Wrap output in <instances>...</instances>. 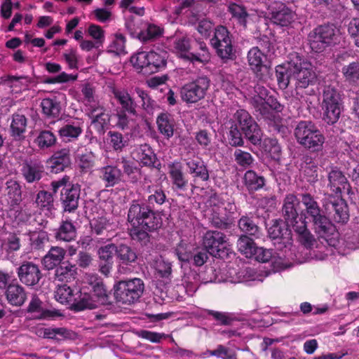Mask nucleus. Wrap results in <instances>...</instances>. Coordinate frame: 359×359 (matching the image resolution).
Here are the masks:
<instances>
[{
	"instance_id": "1",
	"label": "nucleus",
	"mask_w": 359,
	"mask_h": 359,
	"mask_svg": "<svg viewBox=\"0 0 359 359\" xmlns=\"http://www.w3.org/2000/svg\"><path fill=\"white\" fill-rule=\"evenodd\" d=\"M299 203L294 194H287L283 203L282 215L287 226L298 235L299 241L306 248H310L315 244L316 239L307 229L305 218L298 212Z\"/></svg>"
},
{
	"instance_id": "2",
	"label": "nucleus",
	"mask_w": 359,
	"mask_h": 359,
	"mask_svg": "<svg viewBox=\"0 0 359 359\" xmlns=\"http://www.w3.org/2000/svg\"><path fill=\"white\" fill-rule=\"evenodd\" d=\"M302 203L305 208V219L313 222L315 232L321 238H326L333 233L335 227L330 219L323 215L321 209L310 194H302Z\"/></svg>"
},
{
	"instance_id": "3",
	"label": "nucleus",
	"mask_w": 359,
	"mask_h": 359,
	"mask_svg": "<svg viewBox=\"0 0 359 359\" xmlns=\"http://www.w3.org/2000/svg\"><path fill=\"white\" fill-rule=\"evenodd\" d=\"M297 142L313 152L323 149L325 137L317 126L309 121H300L294 129Z\"/></svg>"
},
{
	"instance_id": "4",
	"label": "nucleus",
	"mask_w": 359,
	"mask_h": 359,
	"mask_svg": "<svg viewBox=\"0 0 359 359\" xmlns=\"http://www.w3.org/2000/svg\"><path fill=\"white\" fill-rule=\"evenodd\" d=\"M50 187L53 194H56L62 188L60 201L64 211L72 212L78 208L81 187L78 184H71L69 176L65 175L60 179L52 181Z\"/></svg>"
},
{
	"instance_id": "5",
	"label": "nucleus",
	"mask_w": 359,
	"mask_h": 359,
	"mask_svg": "<svg viewBox=\"0 0 359 359\" xmlns=\"http://www.w3.org/2000/svg\"><path fill=\"white\" fill-rule=\"evenodd\" d=\"M128 221L133 226H138L148 231H153L160 227L161 218L144 203L133 201L128 210Z\"/></svg>"
},
{
	"instance_id": "6",
	"label": "nucleus",
	"mask_w": 359,
	"mask_h": 359,
	"mask_svg": "<svg viewBox=\"0 0 359 359\" xmlns=\"http://www.w3.org/2000/svg\"><path fill=\"white\" fill-rule=\"evenodd\" d=\"M144 289L143 281L140 278L120 281L114 286V297L117 302L130 305L137 302Z\"/></svg>"
},
{
	"instance_id": "7",
	"label": "nucleus",
	"mask_w": 359,
	"mask_h": 359,
	"mask_svg": "<svg viewBox=\"0 0 359 359\" xmlns=\"http://www.w3.org/2000/svg\"><path fill=\"white\" fill-rule=\"evenodd\" d=\"M341 104V97L337 89L326 86L323 93L322 108L323 119L327 124L332 125L339 120Z\"/></svg>"
},
{
	"instance_id": "8",
	"label": "nucleus",
	"mask_w": 359,
	"mask_h": 359,
	"mask_svg": "<svg viewBox=\"0 0 359 359\" xmlns=\"http://www.w3.org/2000/svg\"><path fill=\"white\" fill-rule=\"evenodd\" d=\"M292 83L296 89L306 88L314 83L316 74L311 62L297 55L292 60Z\"/></svg>"
},
{
	"instance_id": "9",
	"label": "nucleus",
	"mask_w": 359,
	"mask_h": 359,
	"mask_svg": "<svg viewBox=\"0 0 359 359\" xmlns=\"http://www.w3.org/2000/svg\"><path fill=\"white\" fill-rule=\"evenodd\" d=\"M339 30L333 25L318 26L308 36L311 48L315 52H322L327 46L337 42Z\"/></svg>"
},
{
	"instance_id": "10",
	"label": "nucleus",
	"mask_w": 359,
	"mask_h": 359,
	"mask_svg": "<svg viewBox=\"0 0 359 359\" xmlns=\"http://www.w3.org/2000/svg\"><path fill=\"white\" fill-rule=\"evenodd\" d=\"M130 60L133 66L144 74L157 72L166 65L165 56L154 51L137 53Z\"/></svg>"
},
{
	"instance_id": "11",
	"label": "nucleus",
	"mask_w": 359,
	"mask_h": 359,
	"mask_svg": "<svg viewBox=\"0 0 359 359\" xmlns=\"http://www.w3.org/2000/svg\"><path fill=\"white\" fill-rule=\"evenodd\" d=\"M210 44L215 49L216 53L224 62L233 60L235 50L232 45V35L228 29L223 25L215 28L213 37Z\"/></svg>"
},
{
	"instance_id": "12",
	"label": "nucleus",
	"mask_w": 359,
	"mask_h": 359,
	"mask_svg": "<svg viewBox=\"0 0 359 359\" xmlns=\"http://www.w3.org/2000/svg\"><path fill=\"white\" fill-rule=\"evenodd\" d=\"M210 86V80L206 76H198L181 88L180 97L188 104L196 103L205 97Z\"/></svg>"
},
{
	"instance_id": "13",
	"label": "nucleus",
	"mask_w": 359,
	"mask_h": 359,
	"mask_svg": "<svg viewBox=\"0 0 359 359\" xmlns=\"http://www.w3.org/2000/svg\"><path fill=\"white\" fill-rule=\"evenodd\" d=\"M234 118L245 137L253 145L260 144L262 133L250 114L245 109H239L235 113Z\"/></svg>"
},
{
	"instance_id": "14",
	"label": "nucleus",
	"mask_w": 359,
	"mask_h": 359,
	"mask_svg": "<svg viewBox=\"0 0 359 359\" xmlns=\"http://www.w3.org/2000/svg\"><path fill=\"white\" fill-rule=\"evenodd\" d=\"M324 208L326 214L337 223L344 224L349 219L347 203L341 197V195H330L327 197Z\"/></svg>"
},
{
	"instance_id": "15",
	"label": "nucleus",
	"mask_w": 359,
	"mask_h": 359,
	"mask_svg": "<svg viewBox=\"0 0 359 359\" xmlns=\"http://www.w3.org/2000/svg\"><path fill=\"white\" fill-rule=\"evenodd\" d=\"M224 200L217 194L211 195L205 202V205L210 212V220L212 226L222 229H228V214L223 212Z\"/></svg>"
},
{
	"instance_id": "16",
	"label": "nucleus",
	"mask_w": 359,
	"mask_h": 359,
	"mask_svg": "<svg viewBox=\"0 0 359 359\" xmlns=\"http://www.w3.org/2000/svg\"><path fill=\"white\" fill-rule=\"evenodd\" d=\"M226 236L218 231L209 230L203 237V245L208 252L215 257L224 258L227 254L225 251Z\"/></svg>"
},
{
	"instance_id": "17",
	"label": "nucleus",
	"mask_w": 359,
	"mask_h": 359,
	"mask_svg": "<svg viewBox=\"0 0 359 359\" xmlns=\"http://www.w3.org/2000/svg\"><path fill=\"white\" fill-rule=\"evenodd\" d=\"M17 274L20 281L27 286L36 285L42 278L39 266L29 261H25L20 265Z\"/></svg>"
},
{
	"instance_id": "18",
	"label": "nucleus",
	"mask_w": 359,
	"mask_h": 359,
	"mask_svg": "<svg viewBox=\"0 0 359 359\" xmlns=\"http://www.w3.org/2000/svg\"><path fill=\"white\" fill-rule=\"evenodd\" d=\"M270 19L271 22L280 27L290 25L296 19V14L282 3H276L271 6Z\"/></svg>"
},
{
	"instance_id": "19",
	"label": "nucleus",
	"mask_w": 359,
	"mask_h": 359,
	"mask_svg": "<svg viewBox=\"0 0 359 359\" xmlns=\"http://www.w3.org/2000/svg\"><path fill=\"white\" fill-rule=\"evenodd\" d=\"M268 233L271 238L277 241L275 245H278V249L282 250L283 248H287L292 245L291 231L287 225L276 221L269 228Z\"/></svg>"
},
{
	"instance_id": "20",
	"label": "nucleus",
	"mask_w": 359,
	"mask_h": 359,
	"mask_svg": "<svg viewBox=\"0 0 359 359\" xmlns=\"http://www.w3.org/2000/svg\"><path fill=\"white\" fill-rule=\"evenodd\" d=\"M20 167V173L27 183L39 181L44 172L43 164L37 160H25Z\"/></svg>"
},
{
	"instance_id": "21",
	"label": "nucleus",
	"mask_w": 359,
	"mask_h": 359,
	"mask_svg": "<svg viewBox=\"0 0 359 359\" xmlns=\"http://www.w3.org/2000/svg\"><path fill=\"white\" fill-rule=\"evenodd\" d=\"M330 186L336 195L342 194H350L351 193V186L341 170L337 168L332 169L328 174Z\"/></svg>"
},
{
	"instance_id": "22",
	"label": "nucleus",
	"mask_w": 359,
	"mask_h": 359,
	"mask_svg": "<svg viewBox=\"0 0 359 359\" xmlns=\"http://www.w3.org/2000/svg\"><path fill=\"white\" fill-rule=\"evenodd\" d=\"M168 174L173 187L176 190L185 191L188 187V180L183 172V167L180 162H172L168 164Z\"/></svg>"
},
{
	"instance_id": "23",
	"label": "nucleus",
	"mask_w": 359,
	"mask_h": 359,
	"mask_svg": "<svg viewBox=\"0 0 359 359\" xmlns=\"http://www.w3.org/2000/svg\"><path fill=\"white\" fill-rule=\"evenodd\" d=\"M27 126V118L21 111L14 113L11 116L10 126L11 136L18 141L25 139V133Z\"/></svg>"
},
{
	"instance_id": "24",
	"label": "nucleus",
	"mask_w": 359,
	"mask_h": 359,
	"mask_svg": "<svg viewBox=\"0 0 359 359\" xmlns=\"http://www.w3.org/2000/svg\"><path fill=\"white\" fill-rule=\"evenodd\" d=\"M99 177L104 183L105 187H113L121 182L123 172L115 165H105L99 170Z\"/></svg>"
},
{
	"instance_id": "25",
	"label": "nucleus",
	"mask_w": 359,
	"mask_h": 359,
	"mask_svg": "<svg viewBox=\"0 0 359 359\" xmlns=\"http://www.w3.org/2000/svg\"><path fill=\"white\" fill-rule=\"evenodd\" d=\"M113 94L121 107V111H127L129 114L137 117V104L130 96L128 90L125 89H114Z\"/></svg>"
},
{
	"instance_id": "26",
	"label": "nucleus",
	"mask_w": 359,
	"mask_h": 359,
	"mask_svg": "<svg viewBox=\"0 0 359 359\" xmlns=\"http://www.w3.org/2000/svg\"><path fill=\"white\" fill-rule=\"evenodd\" d=\"M50 171L52 172H60L71 163L69 149L64 148L55 151L49 159Z\"/></svg>"
},
{
	"instance_id": "27",
	"label": "nucleus",
	"mask_w": 359,
	"mask_h": 359,
	"mask_svg": "<svg viewBox=\"0 0 359 359\" xmlns=\"http://www.w3.org/2000/svg\"><path fill=\"white\" fill-rule=\"evenodd\" d=\"M76 294L74 303L72 304V308L76 311L94 309L100 306L91 293L79 290Z\"/></svg>"
},
{
	"instance_id": "28",
	"label": "nucleus",
	"mask_w": 359,
	"mask_h": 359,
	"mask_svg": "<svg viewBox=\"0 0 359 359\" xmlns=\"http://www.w3.org/2000/svg\"><path fill=\"white\" fill-rule=\"evenodd\" d=\"M90 117L92 119V124L100 133L104 130V128L109 123V115L106 113L103 107L100 105H92L90 108Z\"/></svg>"
},
{
	"instance_id": "29",
	"label": "nucleus",
	"mask_w": 359,
	"mask_h": 359,
	"mask_svg": "<svg viewBox=\"0 0 359 359\" xmlns=\"http://www.w3.org/2000/svg\"><path fill=\"white\" fill-rule=\"evenodd\" d=\"M66 251L60 247H52L42 259V264L45 269L52 270L57 268L62 262Z\"/></svg>"
},
{
	"instance_id": "30",
	"label": "nucleus",
	"mask_w": 359,
	"mask_h": 359,
	"mask_svg": "<svg viewBox=\"0 0 359 359\" xmlns=\"http://www.w3.org/2000/svg\"><path fill=\"white\" fill-rule=\"evenodd\" d=\"M186 165L189 173L194 179V181L201 180L206 182L209 180V172L204 162L198 158L189 159L187 161Z\"/></svg>"
},
{
	"instance_id": "31",
	"label": "nucleus",
	"mask_w": 359,
	"mask_h": 359,
	"mask_svg": "<svg viewBox=\"0 0 359 359\" xmlns=\"http://www.w3.org/2000/svg\"><path fill=\"white\" fill-rule=\"evenodd\" d=\"M156 124L159 133L167 140L173 136L175 121L172 114L162 112L156 118Z\"/></svg>"
},
{
	"instance_id": "32",
	"label": "nucleus",
	"mask_w": 359,
	"mask_h": 359,
	"mask_svg": "<svg viewBox=\"0 0 359 359\" xmlns=\"http://www.w3.org/2000/svg\"><path fill=\"white\" fill-rule=\"evenodd\" d=\"M77 275V268L69 262H63L55 271L54 278L60 282H71Z\"/></svg>"
},
{
	"instance_id": "33",
	"label": "nucleus",
	"mask_w": 359,
	"mask_h": 359,
	"mask_svg": "<svg viewBox=\"0 0 359 359\" xmlns=\"http://www.w3.org/2000/svg\"><path fill=\"white\" fill-rule=\"evenodd\" d=\"M83 132V123L79 121L69 122L58 130L59 135L66 142L76 140Z\"/></svg>"
},
{
	"instance_id": "34",
	"label": "nucleus",
	"mask_w": 359,
	"mask_h": 359,
	"mask_svg": "<svg viewBox=\"0 0 359 359\" xmlns=\"http://www.w3.org/2000/svg\"><path fill=\"white\" fill-rule=\"evenodd\" d=\"M6 299L9 304L15 306H22L27 299L25 288L19 284H11L6 291Z\"/></svg>"
},
{
	"instance_id": "35",
	"label": "nucleus",
	"mask_w": 359,
	"mask_h": 359,
	"mask_svg": "<svg viewBox=\"0 0 359 359\" xmlns=\"http://www.w3.org/2000/svg\"><path fill=\"white\" fill-rule=\"evenodd\" d=\"M6 200L8 204L14 208L22 201V190L20 184L15 180H8L6 183Z\"/></svg>"
},
{
	"instance_id": "36",
	"label": "nucleus",
	"mask_w": 359,
	"mask_h": 359,
	"mask_svg": "<svg viewBox=\"0 0 359 359\" xmlns=\"http://www.w3.org/2000/svg\"><path fill=\"white\" fill-rule=\"evenodd\" d=\"M116 256L118 262L123 265H130L137 258L135 250L126 244L116 245Z\"/></svg>"
},
{
	"instance_id": "37",
	"label": "nucleus",
	"mask_w": 359,
	"mask_h": 359,
	"mask_svg": "<svg viewBox=\"0 0 359 359\" xmlns=\"http://www.w3.org/2000/svg\"><path fill=\"white\" fill-rule=\"evenodd\" d=\"M292 60L287 65H278L276 67V75L280 88L285 89L292 83Z\"/></svg>"
},
{
	"instance_id": "38",
	"label": "nucleus",
	"mask_w": 359,
	"mask_h": 359,
	"mask_svg": "<svg viewBox=\"0 0 359 359\" xmlns=\"http://www.w3.org/2000/svg\"><path fill=\"white\" fill-rule=\"evenodd\" d=\"M57 240L70 242L76 237V230L74 225L69 219L62 222L57 233Z\"/></svg>"
},
{
	"instance_id": "39",
	"label": "nucleus",
	"mask_w": 359,
	"mask_h": 359,
	"mask_svg": "<svg viewBox=\"0 0 359 359\" xmlns=\"http://www.w3.org/2000/svg\"><path fill=\"white\" fill-rule=\"evenodd\" d=\"M250 104L262 118L269 121L274 120V112L271 110L265 100L260 99L259 97H252Z\"/></svg>"
},
{
	"instance_id": "40",
	"label": "nucleus",
	"mask_w": 359,
	"mask_h": 359,
	"mask_svg": "<svg viewBox=\"0 0 359 359\" xmlns=\"http://www.w3.org/2000/svg\"><path fill=\"white\" fill-rule=\"evenodd\" d=\"M243 180L249 191H257L264 185V178L252 170H249L245 173Z\"/></svg>"
},
{
	"instance_id": "41",
	"label": "nucleus",
	"mask_w": 359,
	"mask_h": 359,
	"mask_svg": "<svg viewBox=\"0 0 359 359\" xmlns=\"http://www.w3.org/2000/svg\"><path fill=\"white\" fill-rule=\"evenodd\" d=\"M262 148L271 159L274 161L280 160L281 148L276 139L265 138L263 141Z\"/></svg>"
},
{
	"instance_id": "42",
	"label": "nucleus",
	"mask_w": 359,
	"mask_h": 359,
	"mask_svg": "<svg viewBox=\"0 0 359 359\" xmlns=\"http://www.w3.org/2000/svg\"><path fill=\"white\" fill-rule=\"evenodd\" d=\"M57 142V138L55 134L50 131L43 130L39 133L35 143L41 149H46L52 147Z\"/></svg>"
},
{
	"instance_id": "43",
	"label": "nucleus",
	"mask_w": 359,
	"mask_h": 359,
	"mask_svg": "<svg viewBox=\"0 0 359 359\" xmlns=\"http://www.w3.org/2000/svg\"><path fill=\"white\" fill-rule=\"evenodd\" d=\"M137 158L143 165L154 166L156 160V155L148 144L140 145L137 149Z\"/></svg>"
},
{
	"instance_id": "44",
	"label": "nucleus",
	"mask_w": 359,
	"mask_h": 359,
	"mask_svg": "<svg viewBox=\"0 0 359 359\" xmlns=\"http://www.w3.org/2000/svg\"><path fill=\"white\" fill-rule=\"evenodd\" d=\"M76 295V293H74V290L66 284L58 285L55 291V298L61 304H72Z\"/></svg>"
},
{
	"instance_id": "45",
	"label": "nucleus",
	"mask_w": 359,
	"mask_h": 359,
	"mask_svg": "<svg viewBox=\"0 0 359 359\" xmlns=\"http://www.w3.org/2000/svg\"><path fill=\"white\" fill-rule=\"evenodd\" d=\"M35 203L40 210L50 211L54 207L53 196L47 191H39L36 194Z\"/></svg>"
},
{
	"instance_id": "46",
	"label": "nucleus",
	"mask_w": 359,
	"mask_h": 359,
	"mask_svg": "<svg viewBox=\"0 0 359 359\" xmlns=\"http://www.w3.org/2000/svg\"><path fill=\"white\" fill-rule=\"evenodd\" d=\"M147 192L149 194L147 202L149 205H162L166 200L164 191L157 186H148Z\"/></svg>"
},
{
	"instance_id": "47",
	"label": "nucleus",
	"mask_w": 359,
	"mask_h": 359,
	"mask_svg": "<svg viewBox=\"0 0 359 359\" xmlns=\"http://www.w3.org/2000/svg\"><path fill=\"white\" fill-rule=\"evenodd\" d=\"M238 226L241 231L258 238L260 235L259 227L253 219L248 216H243L238 221Z\"/></svg>"
},
{
	"instance_id": "48",
	"label": "nucleus",
	"mask_w": 359,
	"mask_h": 359,
	"mask_svg": "<svg viewBox=\"0 0 359 359\" xmlns=\"http://www.w3.org/2000/svg\"><path fill=\"white\" fill-rule=\"evenodd\" d=\"M341 73L345 81L355 83L359 81V61L349 63L342 67Z\"/></svg>"
},
{
	"instance_id": "49",
	"label": "nucleus",
	"mask_w": 359,
	"mask_h": 359,
	"mask_svg": "<svg viewBox=\"0 0 359 359\" xmlns=\"http://www.w3.org/2000/svg\"><path fill=\"white\" fill-rule=\"evenodd\" d=\"M163 34V29L154 24L148 25L145 30L141 31L137 36L142 42L154 41Z\"/></svg>"
},
{
	"instance_id": "50",
	"label": "nucleus",
	"mask_w": 359,
	"mask_h": 359,
	"mask_svg": "<svg viewBox=\"0 0 359 359\" xmlns=\"http://www.w3.org/2000/svg\"><path fill=\"white\" fill-rule=\"evenodd\" d=\"M255 247L256 245L253 239L246 235L241 236L237 241L238 251L247 258L252 257L253 250H255Z\"/></svg>"
},
{
	"instance_id": "51",
	"label": "nucleus",
	"mask_w": 359,
	"mask_h": 359,
	"mask_svg": "<svg viewBox=\"0 0 359 359\" xmlns=\"http://www.w3.org/2000/svg\"><path fill=\"white\" fill-rule=\"evenodd\" d=\"M43 113L48 117H57L60 112V102L56 100L46 98L41 102Z\"/></svg>"
},
{
	"instance_id": "52",
	"label": "nucleus",
	"mask_w": 359,
	"mask_h": 359,
	"mask_svg": "<svg viewBox=\"0 0 359 359\" xmlns=\"http://www.w3.org/2000/svg\"><path fill=\"white\" fill-rule=\"evenodd\" d=\"M247 58L251 69H256L264 65L266 56L258 47H253L248 51Z\"/></svg>"
},
{
	"instance_id": "53",
	"label": "nucleus",
	"mask_w": 359,
	"mask_h": 359,
	"mask_svg": "<svg viewBox=\"0 0 359 359\" xmlns=\"http://www.w3.org/2000/svg\"><path fill=\"white\" fill-rule=\"evenodd\" d=\"M32 247L34 249L39 250L48 241L47 232L44 231H29L28 233Z\"/></svg>"
},
{
	"instance_id": "54",
	"label": "nucleus",
	"mask_w": 359,
	"mask_h": 359,
	"mask_svg": "<svg viewBox=\"0 0 359 359\" xmlns=\"http://www.w3.org/2000/svg\"><path fill=\"white\" fill-rule=\"evenodd\" d=\"M154 268L162 278L168 277L172 272V264L161 256L158 257L154 262Z\"/></svg>"
},
{
	"instance_id": "55",
	"label": "nucleus",
	"mask_w": 359,
	"mask_h": 359,
	"mask_svg": "<svg viewBox=\"0 0 359 359\" xmlns=\"http://www.w3.org/2000/svg\"><path fill=\"white\" fill-rule=\"evenodd\" d=\"M90 224L92 231L97 235L102 234L104 231H107L111 226L109 220L105 216L93 218Z\"/></svg>"
},
{
	"instance_id": "56",
	"label": "nucleus",
	"mask_w": 359,
	"mask_h": 359,
	"mask_svg": "<svg viewBox=\"0 0 359 359\" xmlns=\"http://www.w3.org/2000/svg\"><path fill=\"white\" fill-rule=\"evenodd\" d=\"M206 353L221 359H237L233 351L222 344L218 345L215 350H208Z\"/></svg>"
},
{
	"instance_id": "57",
	"label": "nucleus",
	"mask_w": 359,
	"mask_h": 359,
	"mask_svg": "<svg viewBox=\"0 0 359 359\" xmlns=\"http://www.w3.org/2000/svg\"><path fill=\"white\" fill-rule=\"evenodd\" d=\"M233 157L236 163L241 167L245 168L250 166L254 162V158L250 153L240 149L235 150Z\"/></svg>"
},
{
	"instance_id": "58",
	"label": "nucleus",
	"mask_w": 359,
	"mask_h": 359,
	"mask_svg": "<svg viewBox=\"0 0 359 359\" xmlns=\"http://www.w3.org/2000/svg\"><path fill=\"white\" fill-rule=\"evenodd\" d=\"M109 51L116 55L126 54V38L121 33H116L114 35L111 43L109 46Z\"/></svg>"
},
{
	"instance_id": "59",
	"label": "nucleus",
	"mask_w": 359,
	"mask_h": 359,
	"mask_svg": "<svg viewBox=\"0 0 359 359\" xmlns=\"http://www.w3.org/2000/svg\"><path fill=\"white\" fill-rule=\"evenodd\" d=\"M191 48L190 39L186 36L176 39L174 42V48L180 54L182 57L189 60L187 55L192 54L189 52Z\"/></svg>"
},
{
	"instance_id": "60",
	"label": "nucleus",
	"mask_w": 359,
	"mask_h": 359,
	"mask_svg": "<svg viewBox=\"0 0 359 359\" xmlns=\"http://www.w3.org/2000/svg\"><path fill=\"white\" fill-rule=\"evenodd\" d=\"M135 91L141 99L143 109L148 113H151L156 105L155 101L151 98L150 95L145 90L140 88H136Z\"/></svg>"
},
{
	"instance_id": "61",
	"label": "nucleus",
	"mask_w": 359,
	"mask_h": 359,
	"mask_svg": "<svg viewBox=\"0 0 359 359\" xmlns=\"http://www.w3.org/2000/svg\"><path fill=\"white\" fill-rule=\"evenodd\" d=\"M114 254L116 255V245L113 243L100 247L97 250L100 262H113Z\"/></svg>"
},
{
	"instance_id": "62",
	"label": "nucleus",
	"mask_w": 359,
	"mask_h": 359,
	"mask_svg": "<svg viewBox=\"0 0 359 359\" xmlns=\"http://www.w3.org/2000/svg\"><path fill=\"white\" fill-rule=\"evenodd\" d=\"M121 163L123 172L131 179L132 182H136L138 180V177L136 175L138 173V169L135 165L134 163L127 160L126 158H121Z\"/></svg>"
},
{
	"instance_id": "63",
	"label": "nucleus",
	"mask_w": 359,
	"mask_h": 359,
	"mask_svg": "<svg viewBox=\"0 0 359 359\" xmlns=\"http://www.w3.org/2000/svg\"><path fill=\"white\" fill-rule=\"evenodd\" d=\"M87 32L88 35L94 39L96 43L101 46L104 41V31L102 28L97 25L91 24L89 25Z\"/></svg>"
},
{
	"instance_id": "64",
	"label": "nucleus",
	"mask_w": 359,
	"mask_h": 359,
	"mask_svg": "<svg viewBox=\"0 0 359 359\" xmlns=\"http://www.w3.org/2000/svg\"><path fill=\"white\" fill-rule=\"evenodd\" d=\"M109 144L116 151H121L126 146V141L124 140L123 135L118 132L109 131Z\"/></svg>"
}]
</instances>
